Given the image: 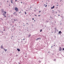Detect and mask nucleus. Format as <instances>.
Returning <instances> with one entry per match:
<instances>
[{
  "label": "nucleus",
  "instance_id": "6ab92c4d",
  "mask_svg": "<svg viewBox=\"0 0 64 64\" xmlns=\"http://www.w3.org/2000/svg\"><path fill=\"white\" fill-rule=\"evenodd\" d=\"M42 31V29H41L40 30V32H41Z\"/></svg>",
  "mask_w": 64,
  "mask_h": 64
},
{
  "label": "nucleus",
  "instance_id": "79ce46f5",
  "mask_svg": "<svg viewBox=\"0 0 64 64\" xmlns=\"http://www.w3.org/2000/svg\"><path fill=\"white\" fill-rule=\"evenodd\" d=\"M14 13L15 14V13H16V12H14Z\"/></svg>",
  "mask_w": 64,
  "mask_h": 64
},
{
  "label": "nucleus",
  "instance_id": "6e6d98bb",
  "mask_svg": "<svg viewBox=\"0 0 64 64\" xmlns=\"http://www.w3.org/2000/svg\"><path fill=\"white\" fill-rule=\"evenodd\" d=\"M18 64H20V62H19Z\"/></svg>",
  "mask_w": 64,
  "mask_h": 64
},
{
  "label": "nucleus",
  "instance_id": "5fc2aeb1",
  "mask_svg": "<svg viewBox=\"0 0 64 64\" xmlns=\"http://www.w3.org/2000/svg\"><path fill=\"white\" fill-rule=\"evenodd\" d=\"M2 4H0V5H2Z\"/></svg>",
  "mask_w": 64,
  "mask_h": 64
},
{
  "label": "nucleus",
  "instance_id": "864d4df0",
  "mask_svg": "<svg viewBox=\"0 0 64 64\" xmlns=\"http://www.w3.org/2000/svg\"><path fill=\"white\" fill-rule=\"evenodd\" d=\"M38 16H40V15H39Z\"/></svg>",
  "mask_w": 64,
  "mask_h": 64
},
{
  "label": "nucleus",
  "instance_id": "f704fd0d",
  "mask_svg": "<svg viewBox=\"0 0 64 64\" xmlns=\"http://www.w3.org/2000/svg\"><path fill=\"white\" fill-rule=\"evenodd\" d=\"M56 3L57 4H59L58 3H57V2Z\"/></svg>",
  "mask_w": 64,
  "mask_h": 64
},
{
  "label": "nucleus",
  "instance_id": "680f3d73",
  "mask_svg": "<svg viewBox=\"0 0 64 64\" xmlns=\"http://www.w3.org/2000/svg\"><path fill=\"white\" fill-rule=\"evenodd\" d=\"M11 1H12V0H11Z\"/></svg>",
  "mask_w": 64,
  "mask_h": 64
},
{
  "label": "nucleus",
  "instance_id": "37998d69",
  "mask_svg": "<svg viewBox=\"0 0 64 64\" xmlns=\"http://www.w3.org/2000/svg\"><path fill=\"white\" fill-rule=\"evenodd\" d=\"M25 26V25H23V26Z\"/></svg>",
  "mask_w": 64,
  "mask_h": 64
},
{
  "label": "nucleus",
  "instance_id": "9d476101",
  "mask_svg": "<svg viewBox=\"0 0 64 64\" xmlns=\"http://www.w3.org/2000/svg\"><path fill=\"white\" fill-rule=\"evenodd\" d=\"M4 51H6L7 50V49H6L5 50V48H4Z\"/></svg>",
  "mask_w": 64,
  "mask_h": 64
},
{
  "label": "nucleus",
  "instance_id": "aec40b11",
  "mask_svg": "<svg viewBox=\"0 0 64 64\" xmlns=\"http://www.w3.org/2000/svg\"><path fill=\"white\" fill-rule=\"evenodd\" d=\"M24 12L25 13V14H27V13H26V12Z\"/></svg>",
  "mask_w": 64,
  "mask_h": 64
},
{
  "label": "nucleus",
  "instance_id": "603ef678",
  "mask_svg": "<svg viewBox=\"0 0 64 64\" xmlns=\"http://www.w3.org/2000/svg\"><path fill=\"white\" fill-rule=\"evenodd\" d=\"M13 22V23H14V22Z\"/></svg>",
  "mask_w": 64,
  "mask_h": 64
},
{
  "label": "nucleus",
  "instance_id": "3c124183",
  "mask_svg": "<svg viewBox=\"0 0 64 64\" xmlns=\"http://www.w3.org/2000/svg\"><path fill=\"white\" fill-rule=\"evenodd\" d=\"M21 3H22V2H21Z\"/></svg>",
  "mask_w": 64,
  "mask_h": 64
},
{
  "label": "nucleus",
  "instance_id": "c85d7f7f",
  "mask_svg": "<svg viewBox=\"0 0 64 64\" xmlns=\"http://www.w3.org/2000/svg\"><path fill=\"white\" fill-rule=\"evenodd\" d=\"M4 16H5V15H4V13L3 14Z\"/></svg>",
  "mask_w": 64,
  "mask_h": 64
},
{
  "label": "nucleus",
  "instance_id": "a211bd4d",
  "mask_svg": "<svg viewBox=\"0 0 64 64\" xmlns=\"http://www.w3.org/2000/svg\"><path fill=\"white\" fill-rule=\"evenodd\" d=\"M50 18H51V19H52H52H53V18L52 17H51V16H50Z\"/></svg>",
  "mask_w": 64,
  "mask_h": 64
},
{
  "label": "nucleus",
  "instance_id": "473e14b6",
  "mask_svg": "<svg viewBox=\"0 0 64 64\" xmlns=\"http://www.w3.org/2000/svg\"><path fill=\"white\" fill-rule=\"evenodd\" d=\"M58 16H60V14H58Z\"/></svg>",
  "mask_w": 64,
  "mask_h": 64
},
{
  "label": "nucleus",
  "instance_id": "4c0bfd02",
  "mask_svg": "<svg viewBox=\"0 0 64 64\" xmlns=\"http://www.w3.org/2000/svg\"><path fill=\"white\" fill-rule=\"evenodd\" d=\"M61 1H62V0H60V2H61Z\"/></svg>",
  "mask_w": 64,
  "mask_h": 64
},
{
  "label": "nucleus",
  "instance_id": "4be33fe9",
  "mask_svg": "<svg viewBox=\"0 0 64 64\" xmlns=\"http://www.w3.org/2000/svg\"><path fill=\"white\" fill-rule=\"evenodd\" d=\"M18 56V54H16V57H17V56Z\"/></svg>",
  "mask_w": 64,
  "mask_h": 64
},
{
  "label": "nucleus",
  "instance_id": "69168bd1",
  "mask_svg": "<svg viewBox=\"0 0 64 64\" xmlns=\"http://www.w3.org/2000/svg\"><path fill=\"white\" fill-rule=\"evenodd\" d=\"M21 42H22V41Z\"/></svg>",
  "mask_w": 64,
  "mask_h": 64
},
{
  "label": "nucleus",
  "instance_id": "e433bc0d",
  "mask_svg": "<svg viewBox=\"0 0 64 64\" xmlns=\"http://www.w3.org/2000/svg\"><path fill=\"white\" fill-rule=\"evenodd\" d=\"M6 17V16H5V15H4V17Z\"/></svg>",
  "mask_w": 64,
  "mask_h": 64
},
{
  "label": "nucleus",
  "instance_id": "338daca9",
  "mask_svg": "<svg viewBox=\"0 0 64 64\" xmlns=\"http://www.w3.org/2000/svg\"><path fill=\"white\" fill-rule=\"evenodd\" d=\"M2 54H3V53L2 52Z\"/></svg>",
  "mask_w": 64,
  "mask_h": 64
},
{
  "label": "nucleus",
  "instance_id": "052dcab7",
  "mask_svg": "<svg viewBox=\"0 0 64 64\" xmlns=\"http://www.w3.org/2000/svg\"><path fill=\"white\" fill-rule=\"evenodd\" d=\"M55 29H56V28H55Z\"/></svg>",
  "mask_w": 64,
  "mask_h": 64
},
{
  "label": "nucleus",
  "instance_id": "b1692460",
  "mask_svg": "<svg viewBox=\"0 0 64 64\" xmlns=\"http://www.w3.org/2000/svg\"><path fill=\"white\" fill-rule=\"evenodd\" d=\"M14 21H16V20H15V19H14Z\"/></svg>",
  "mask_w": 64,
  "mask_h": 64
},
{
  "label": "nucleus",
  "instance_id": "39448f33",
  "mask_svg": "<svg viewBox=\"0 0 64 64\" xmlns=\"http://www.w3.org/2000/svg\"><path fill=\"white\" fill-rule=\"evenodd\" d=\"M17 50H18V52H19V51H20V49L19 48H17Z\"/></svg>",
  "mask_w": 64,
  "mask_h": 64
},
{
  "label": "nucleus",
  "instance_id": "7ed1b4c3",
  "mask_svg": "<svg viewBox=\"0 0 64 64\" xmlns=\"http://www.w3.org/2000/svg\"><path fill=\"white\" fill-rule=\"evenodd\" d=\"M2 13H4V10H3V9H2Z\"/></svg>",
  "mask_w": 64,
  "mask_h": 64
},
{
  "label": "nucleus",
  "instance_id": "09e8293b",
  "mask_svg": "<svg viewBox=\"0 0 64 64\" xmlns=\"http://www.w3.org/2000/svg\"><path fill=\"white\" fill-rule=\"evenodd\" d=\"M48 53H50V52H48Z\"/></svg>",
  "mask_w": 64,
  "mask_h": 64
},
{
  "label": "nucleus",
  "instance_id": "412c9836",
  "mask_svg": "<svg viewBox=\"0 0 64 64\" xmlns=\"http://www.w3.org/2000/svg\"><path fill=\"white\" fill-rule=\"evenodd\" d=\"M64 50V48H63V49L62 50L63 51Z\"/></svg>",
  "mask_w": 64,
  "mask_h": 64
},
{
  "label": "nucleus",
  "instance_id": "5701e85b",
  "mask_svg": "<svg viewBox=\"0 0 64 64\" xmlns=\"http://www.w3.org/2000/svg\"><path fill=\"white\" fill-rule=\"evenodd\" d=\"M56 59H54V61H56Z\"/></svg>",
  "mask_w": 64,
  "mask_h": 64
},
{
  "label": "nucleus",
  "instance_id": "423d86ee",
  "mask_svg": "<svg viewBox=\"0 0 64 64\" xmlns=\"http://www.w3.org/2000/svg\"><path fill=\"white\" fill-rule=\"evenodd\" d=\"M2 46H3L2 45L1 47V48H2V49H4V48H3Z\"/></svg>",
  "mask_w": 64,
  "mask_h": 64
},
{
  "label": "nucleus",
  "instance_id": "72a5a7b5",
  "mask_svg": "<svg viewBox=\"0 0 64 64\" xmlns=\"http://www.w3.org/2000/svg\"><path fill=\"white\" fill-rule=\"evenodd\" d=\"M25 40V38H24L23 40Z\"/></svg>",
  "mask_w": 64,
  "mask_h": 64
},
{
  "label": "nucleus",
  "instance_id": "f8f14e48",
  "mask_svg": "<svg viewBox=\"0 0 64 64\" xmlns=\"http://www.w3.org/2000/svg\"><path fill=\"white\" fill-rule=\"evenodd\" d=\"M58 11L59 12V13H60V12H61L60 11V10H58Z\"/></svg>",
  "mask_w": 64,
  "mask_h": 64
},
{
  "label": "nucleus",
  "instance_id": "4d7b16f0",
  "mask_svg": "<svg viewBox=\"0 0 64 64\" xmlns=\"http://www.w3.org/2000/svg\"><path fill=\"white\" fill-rule=\"evenodd\" d=\"M55 46V45H54V46Z\"/></svg>",
  "mask_w": 64,
  "mask_h": 64
},
{
  "label": "nucleus",
  "instance_id": "6e6552de",
  "mask_svg": "<svg viewBox=\"0 0 64 64\" xmlns=\"http://www.w3.org/2000/svg\"><path fill=\"white\" fill-rule=\"evenodd\" d=\"M54 8V6H53V7L51 8V9H53V8Z\"/></svg>",
  "mask_w": 64,
  "mask_h": 64
},
{
  "label": "nucleus",
  "instance_id": "1a4fd4ad",
  "mask_svg": "<svg viewBox=\"0 0 64 64\" xmlns=\"http://www.w3.org/2000/svg\"><path fill=\"white\" fill-rule=\"evenodd\" d=\"M59 33H62V32L61 31H60L58 32Z\"/></svg>",
  "mask_w": 64,
  "mask_h": 64
},
{
  "label": "nucleus",
  "instance_id": "bb28decb",
  "mask_svg": "<svg viewBox=\"0 0 64 64\" xmlns=\"http://www.w3.org/2000/svg\"><path fill=\"white\" fill-rule=\"evenodd\" d=\"M34 12H36V10H34Z\"/></svg>",
  "mask_w": 64,
  "mask_h": 64
},
{
  "label": "nucleus",
  "instance_id": "9b49d317",
  "mask_svg": "<svg viewBox=\"0 0 64 64\" xmlns=\"http://www.w3.org/2000/svg\"><path fill=\"white\" fill-rule=\"evenodd\" d=\"M31 36V34H29V35H28V37H30V36Z\"/></svg>",
  "mask_w": 64,
  "mask_h": 64
},
{
  "label": "nucleus",
  "instance_id": "de8ad7c7",
  "mask_svg": "<svg viewBox=\"0 0 64 64\" xmlns=\"http://www.w3.org/2000/svg\"><path fill=\"white\" fill-rule=\"evenodd\" d=\"M13 27H14V26H12V27L13 28Z\"/></svg>",
  "mask_w": 64,
  "mask_h": 64
},
{
  "label": "nucleus",
  "instance_id": "4468645a",
  "mask_svg": "<svg viewBox=\"0 0 64 64\" xmlns=\"http://www.w3.org/2000/svg\"><path fill=\"white\" fill-rule=\"evenodd\" d=\"M14 26H17V24H14Z\"/></svg>",
  "mask_w": 64,
  "mask_h": 64
},
{
  "label": "nucleus",
  "instance_id": "a19ab883",
  "mask_svg": "<svg viewBox=\"0 0 64 64\" xmlns=\"http://www.w3.org/2000/svg\"><path fill=\"white\" fill-rule=\"evenodd\" d=\"M39 12H41V11H39Z\"/></svg>",
  "mask_w": 64,
  "mask_h": 64
},
{
  "label": "nucleus",
  "instance_id": "dca6fc26",
  "mask_svg": "<svg viewBox=\"0 0 64 64\" xmlns=\"http://www.w3.org/2000/svg\"><path fill=\"white\" fill-rule=\"evenodd\" d=\"M4 13L5 14H6V12H4Z\"/></svg>",
  "mask_w": 64,
  "mask_h": 64
},
{
  "label": "nucleus",
  "instance_id": "8fccbe9b",
  "mask_svg": "<svg viewBox=\"0 0 64 64\" xmlns=\"http://www.w3.org/2000/svg\"><path fill=\"white\" fill-rule=\"evenodd\" d=\"M59 34H60V33Z\"/></svg>",
  "mask_w": 64,
  "mask_h": 64
},
{
  "label": "nucleus",
  "instance_id": "393cba45",
  "mask_svg": "<svg viewBox=\"0 0 64 64\" xmlns=\"http://www.w3.org/2000/svg\"><path fill=\"white\" fill-rule=\"evenodd\" d=\"M46 22H47V23H48V21H46Z\"/></svg>",
  "mask_w": 64,
  "mask_h": 64
},
{
  "label": "nucleus",
  "instance_id": "a878e982",
  "mask_svg": "<svg viewBox=\"0 0 64 64\" xmlns=\"http://www.w3.org/2000/svg\"><path fill=\"white\" fill-rule=\"evenodd\" d=\"M57 55H58H58H59V54H57Z\"/></svg>",
  "mask_w": 64,
  "mask_h": 64
},
{
  "label": "nucleus",
  "instance_id": "13d9d810",
  "mask_svg": "<svg viewBox=\"0 0 64 64\" xmlns=\"http://www.w3.org/2000/svg\"><path fill=\"white\" fill-rule=\"evenodd\" d=\"M53 47V46H52V47Z\"/></svg>",
  "mask_w": 64,
  "mask_h": 64
},
{
  "label": "nucleus",
  "instance_id": "f257e3e1",
  "mask_svg": "<svg viewBox=\"0 0 64 64\" xmlns=\"http://www.w3.org/2000/svg\"><path fill=\"white\" fill-rule=\"evenodd\" d=\"M15 10H16V12H18V11H19V10H18V9L17 7L15 8Z\"/></svg>",
  "mask_w": 64,
  "mask_h": 64
},
{
  "label": "nucleus",
  "instance_id": "cd10ccee",
  "mask_svg": "<svg viewBox=\"0 0 64 64\" xmlns=\"http://www.w3.org/2000/svg\"><path fill=\"white\" fill-rule=\"evenodd\" d=\"M11 2H12V3H13V2H12V1Z\"/></svg>",
  "mask_w": 64,
  "mask_h": 64
},
{
  "label": "nucleus",
  "instance_id": "f3484780",
  "mask_svg": "<svg viewBox=\"0 0 64 64\" xmlns=\"http://www.w3.org/2000/svg\"><path fill=\"white\" fill-rule=\"evenodd\" d=\"M45 6V7H47V5H46V6Z\"/></svg>",
  "mask_w": 64,
  "mask_h": 64
},
{
  "label": "nucleus",
  "instance_id": "0eeeda50",
  "mask_svg": "<svg viewBox=\"0 0 64 64\" xmlns=\"http://www.w3.org/2000/svg\"><path fill=\"white\" fill-rule=\"evenodd\" d=\"M52 13H53L54 14L55 13V12H54V11L53 10H52Z\"/></svg>",
  "mask_w": 64,
  "mask_h": 64
},
{
  "label": "nucleus",
  "instance_id": "e2e57ef3",
  "mask_svg": "<svg viewBox=\"0 0 64 64\" xmlns=\"http://www.w3.org/2000/svg\"><path fill=\"white\" fill-rule=\"evenodd\" d=\"M35 20H34V21H35Z\"/></svg>",
  "mask_w": 64,
  "mask_h": 64
},
{
  "label": "nucleus",
  "instance_id": "49530a36",
  "mask_svg": "<svg viewBox=\"0 0 64 64\" xmlns=\"http://www.w3.org/2000/svg\"><path fill=\"white\" fill-rule=\"evenodd\" d=\"M32 19V20H34V18H33Z\"/></svg>",
  "mask_w": 64,
  "mask_h": 64
},
{
  "label": "nucleus",
  "instance_id": "c03bdc74",
  "mask_svg": "<svg viewBox=\"0 0 64 64\" xmlns=\"http://www.w3.org/2000/svg\"><path fill=\"white\" fill-rule=\"evenodd\" d=\"M4 31H5V30H4Z\"/></svg>",
  "mask_w": 64,
  "mask_h": 64
},
{
  "label": "nucleus",
  "instance_id": "bf43d9fd",
  "mask_svg": "<svg viewBox=\"0 0 64 64\" xmlns=\"http://www.w3.org/2000/svg\"><path fill=\"white\" fill-rule=\"evenodd\" d=\"M27 24H28V23H26Z\"/></svg>",
  "mask_w": 64,
  "mask_h": 64
},
{
  "label": "nucleus",
  "instance_id": "2eb2a0df",
  "mask_svg": "<svg viewBox=\"0 0 64 64\" xmlns=\"http://www.w3.org/2000/svg\"><path fill=\"white\" fill-rule=\"evenodd\" d=\"M39 63H41V61L40 60L38 61Z\"/></svg>",
  "mask_w": 64,
  "mask_h": 64
},
{
  "label": "nucleus",
  "instance_id": "ddd939ff",
  "mask_svg": "<svg viewBox=\"0 0 64 64\" xmlns=\"http://www.w3.org/2000/svg\"><path fill=\"white\" fill-rule=\"evenodd\" d=\"M15 16H17V14H14Z\"/></svg>",
  "mask_w": 64,
  "mask_h": 64
},
{
  "label": "nucleus",
  "instance_id": "774afa93",
  "mask_svg": "<svg viewBox=\"0 0 64 64\" xmlns=\"http://www.w3.org/2000/svg\"><path fill=\"white\" fill-rule=\"evenodd\" d=\"M35 16H36V15H35Z\"/></svg>",
  "mask_w": 64,
  "mask_h": 64
},
{
  "label": "nucleus",
  "instance_id": "c9c22d12",
  "mask_svg": "<svg viewBox=\"0 0 64 64\" xmlns=\"http://www.w3.org/2000/svg\"><path fill=\"white\" fill-rule=\"evenodd\" d=\"M9 2V1H8V0L7 1V2Z\"/></svg>",
  "mask_w": 64,
  "mask_h": 64
},
{
  "label": "nucleus",
  "instance_id": "ea45409f",
  "mask_svg": "<svg viewBox=\"0 0 64 64\" xmlns=\"http://www.w3.org/2000/svg\"><path fill=\"white\" fill-rule=\"evenodd\" d=\"M56 14H57V12H56Z\"/></svg>",
  "mask_w": 64,
  "mask_h": 64
},
{
  "label": "nucleus",
  "instance_id": "7c9ffc66",
  "mask_svg": "<svg viewBox=\"0 0 64 64\" xmlns=\"http://www.w3.org/2000/svg\"><path fill=\"white\" fill-rule=\"evenodd\" d=\"M57 6H58L59 5L58 4L56 5Z\"/></svg>",
  "mask_w": 64,
  "mask_h": 64
},
{
  "label": "nucleus",
  "instance_id": "c756f323",
  "mask_svg": "<svg viewBox=\"0 0 64 64\" xmlns=\"http://www.w3.org/2000/svg\"><path fill=\"white\" fill-rule=\"evenodd\" d=\"M25 57H27V56H25Z\"/></svg>",
  "mask_w": 64,
  "mask_h": 64
},
{
  "label": "nucleus",
  "instance_id": "0e129e2a",
  "mask_svg": "<svg viewBox=\"0 0 64 64\" xmlns=\"http://www.w3.org/2000/svg\"><path fill=\"white\" fill-rule=\"evenodd\" d=\"M20 13V12H19V13Z\"/></svg>",
  "mask_w": 64,
  "mask_h": 64
},
{
  "label": "nucleus",
  "instance_id": "20e7f679",
  "mask_svg": "<svg viewBox=\"0 0 64 64\" xmlns=\"http://www.w3.org/2000/svg\"><path fill=\"white\" fill-rule=\"evenodd\" d=\"M61 50H62V48L61 47H60L59 51H61Z\"/></svg>",
  "mask_w": 64,
  "mask_h": 64
},
{
  "label": "nucleus",
  "instance_id": "2f4dec72",
  "mask_svg": "<svg viewBox=\"0 0 64 64\" xmlns=\"http://www.w3.org/2000/svg\"><path fill=\"white\" fill-rule=\"evenodd\" d=\"M13 14L14 15V14H15V13H13Z\"/></svg>",
  "mask_w": 64,
  "mask_h": 64
},
{
  "label": "nucleus",
  "instance_id": "a18cd8bd",
  "mask_svg": "<svg viewBox=\"0 0 64 64\" xmlns=\"http://www.w3.org/2000/svg\"><path fill=\"white\" fill-rule=\"evenodd\" d=\"M9 6H10V4H9Z\"/></svg>",
  "mask_w": 64,
  "mask_h": 64
},
{
  "label": "nucleus",
  "instance_id": "58836bf2",
  "mask_svg": "<svg viewBox=\"0 0 64 64\" xmlns=\"http://www.w3.org/2000/svg\"><path fill=\"white\" fill-rule=\"evenodd\" d=\"M15 1H16H16H17V0H16Z\"/></svg>",
  "mask_w": 64,
  "mask_h": 64
},
{
  "label": "nucleus",
  "instance_id": "f03ea898",
  "mask_svg": "<svg viewBox=\"0 0 64 64\" xmlns=\"http://www.w3.org/2000/svg\"><path fill=\"white\" fill-rule=\"evenodd\" d=\"M41 40V38H38L36 39V40Z\"/></svg>",
  "mask_w": 64,
  "mask_h": 64
}]
</instances>
